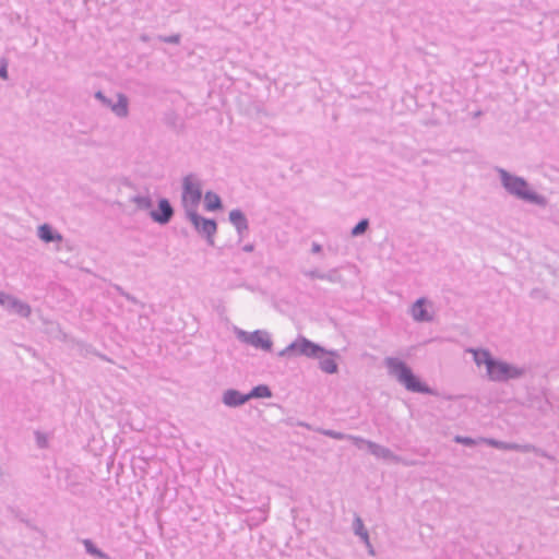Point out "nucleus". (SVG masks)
I'll use <instances>...</instances> for the list:
<instances>
[{
  "label": "nucleus",
  "instance_id": "obj_1",
  "mask_svg": "<svg viewBox=\"0 0 559 559\" xmlns=\"http://www.w3.org/2000/svg\"><path fill=\"white\" fill-rule=\"evenodd\" d=\"M278 357H299L304 356L310 359H319V368L328 373L335 374L338 372L337 359L340 354L337 350H330L304 335H298L284 349L277 353Z\"/></svg>",
  "mask_w": 559,
  "mask_h": 559
},
{
  "label": "nucleus",
  "instance_id": "obj_2",
  "mask_svg": "<svg viewBox=\"0 0 559 559\" xmlns=\"http://www.w3.org/2000/svg\"><path fill=\"white\" fill-rule=\"evenodd\" d=\"M384 366L388 369V373L394 377L408 392L439 396L438 391L429 386L403 359L399 357H386L384 359Z\"/></svg>",
  "mask_w": 559,
  "mask_h": 559
},
{
  "label": "nucleus",
  "instance_id": "obj_3",
  "mask_svg": "<svg viewBox=\"0 0 559 559\" xmlns=\"http://www.w3.org/2000/svg\"><path fill=\"white\" fill-rule=\"evenodd\" d=\"M497 171L501 186L509 194L528 204L542 207L547 205L548 201L546 197L533 190L524 177L511 174L503 168H497Z\"/></svg>",
  "mask_w": 559,
  "mask_h": 559
},
{
  "label": "nucleus",
  "instance_id": "obj_4",
  "mask_svg": "<svg viewBox=\"0 0 559 559\" xmlns=\"http://www.w3.org/2000/svg\"><path fill=\"white\" fill-rule=\"evenodd\" d=\"M527 372L526 367L516 366L508 362L499 357H496L486 372L489 381L507 383L510 380H518L523 378Z\"/></svg>",
  "mask_w": 559,
  "mask_h": 559
},
{
  "label": "nucleus",
  "instance_id": "obj_5",
  "mask_svg": "<svg viewBox=\"0 0 559 559\" xmlns=\"http://www.w3.org/2000/svg\"><path fill=\"white\" fill-rule=\"evenodd\" d=\"M203 197L202 185L195 174H188L182 178L181 205L187 210H197Z\"/></svg>",
  "mask_w": 559,
  "mask_h": 559
},
{
  "label": "nucleus",
  "instance_id": "obj_6",
  "mask_svg": "<svg viewBox=\"0 0 559 559\" xmlns=\"http://www.w3.org/2000/svg\"><path fill=\"white\" fill-rule=\"evenodd\" d=\"M186 218L191 223L194 230L205 239L209 246H214V236L217 233L215 218H207L198 213L197 210H187Z\"/></svg>",
  "mask_w": 559,
  "mask_h": 559
},
{
  "label": "nucleus",
  "instance_id": "obj_7",
  "mask_svg": "<svg viewBox=\"0 0 559 559\" xmlns=\"http://www.w3.org/2000/svg\"><path fill=\"white\" fill-rule=\"evenodd\" d=\"M236 337L248 345L253 346L257 349L264 352H272L273 341L271 335L265 330H255L253 332H247L241 329H236Z\"/></svg>",
  "mask_w": 559,
  "mask_h": 559
},
{
  "label": "nucleus",
  "instance_id": "obj_8",
  "mask_svg": "<svg viewBox=\"0 0 559 559\" xmlns=\"http://www.w3.org/2000/svg\"><path fill=\"white\" fill-rule=\"evenodd\" d=\"M362 445H366L369 453L374 455L377 459H382L384 461H389L395 464H403L405 466H413L414 462H407L402 456L395 454L389 448L381 445L374 441L365 439Z\"/></svg>",
  "mask_w": 559,
  "mask_h": 559
},
{
  "label": "nucleus",
  "instance_id": "obj_9",
  "mask_svg": "<svg viewBox=\"0 0 559 559\" xmlns=\"http://www.w3.org/2000/svg\"><path fill=\"white\" fill-rule=\"evenodd\" d=\"M174 215L175 209L170 201L165 197L158 198L157 207H152L148 212L150 218L160 226L167 225L173 219Z\"/></svg>",
  "mask_w": 559,
  "mask_h": 559
},
{
  "label": "nucleus",
  "instance_id": "obj_10",
  "mask_svg": "<svg viewBox=\"0 0 559 559\" xmlns=\"http://www.w3.org/2000/svg\"><path fill=\"white\" fill-rule=\"evenodd\" d=\"M296 426L304 427L308 430L316 431L318 433H321L323 436H326L329 438L335 439V440H350L354 445H356L358 449L362 448V442H365V438L347 435L341 431L332 430V429H324V428H314L312 425L298 420L296 423Z\"/></svg>",
  "mask_w": 559,
  "mask_h": 559
},
{
  "label": "nucleus",
  "instance_id": "obj_11",
  "mask_svg": "<svg viewBox=\"0 0 559 559\" xmlns=\"http://www.w3.org/2000/svg\"><path fill=\"white\" fill-rule=\"evenodd\" d=\"M0 306L9 313L16 314L21 318H28L32 313L31 306L27 302L22 301L11 294H7Z\"/></svg>",
  "mask_w": 559,
  "mask_h": 559
},
{
  "label": "nucleus",
  "instance_id": "obj_12",
  "mask_svg": "<svg viewBox=\"0 0 559 559\" xmlns=\"http://www.w3.org/2000/svg\"><path fill=\"white\" fill-rule=\"evenodd\" d=\"M429 300L420 297L412 305L411 314L416 322H431L433 316L428 310Z\"/></svg>",
  "mask_w": 559,
  "mask_h": 559
},
{
  "label": "nucleus",
  "instance_id": "obj_13",
  "mask_svg": "<svg viewBox=\"0 0 559 559\" xmlns=\"http://www.w3.org/2000/svg\"><path fill=\"white\" fill-rule=\"evenodd\" d=\"M248 402L247 393H242L237 389H227L222 394V403L227 407H240Z\"/></svg>",
  "mask_w": 559,
  "mask_h": 559
},
{
  "label": "nucleus",
  "instance_id": "obj_14",
  "mask_svg": "<svg viewBox=\"0 0 559 559\" xmlns=\"http://www.w3.org/2000/svg\"><path fill=\"white\" fill-rule=\"evenodd\" d=\"M228 221L233 224L241 240L245 234L249 230V223L246 214L240 209H234L228 214Z\"/></svg>",
  "mask_w": 559,
  "mask_h": 559
},
{
  "label": "nucleus",
  "instance_id": "obj_15",
  "mask_svg": "<svg viewBox=\"0 0 559 559\" xmlns=\"http://www.w3.org/2000/svg\"><path fill=\"white\" fill-rule=\"evenodd\" d=\"M163 123L176 134H182L186 128L185 119L175 110L169 109L163 115Z\"/></svg>",
  "mask_w": 559,
  "mask_h": 559
},
{
  "label": "nucleus",
  "instance_id": "obj_16",
  "mask_svg": "<svg viewBox=\"0 0 559 559\" xmlns=\"http://www.w3.org/2000/svg\"><path fill=\"white\" fill-rule=\"evenodd\" d=\"M37 236L45 243L60 242L62 240V235L47 223L38 226Z\"/></svg>",
  "mask_w": 559,
  "mask_h": 559
},
{
  "label": "nucleus",
  "instance_id": "obj_17",
  "mask_svg": "<svg viewBox=\"0 0 559 559\" xmlns=\"http://www.w3.org/2000/svg\"><path fill=\"white\" fill-rule=\"evenodd\" d=\"M469 353L473 354V360L477 367L485 366L486 371L489 369L496 356L488 348H469Z\"/></svg>",
  "mask_w": 559,
  "mask_h": 559
},
{
  "label": "nucleus",
  "instance_id": "obj_18",
  "mask_svg": "<svg viewBox=\"0 0 559 559\" xmlns=\"http://www.w3.org/2000/svg\"><path fill=\"white\" fill-rule=\"evenodd\" d=\"M204 209L207 212H218L224 209L222 198L214 191L209 190L204 194Z\"/></svg>",
  "mask_w": 559,
  "mask_h": 559
},
{
  "label": "nucleus",
  "instance_id": "obj_19",
  "mask_svg": "<svg viewBox=\"0 0 559 559\" xmlns=\"http://www.w3.org/2000/svg\"><path fill=\"white\" fill-rule=\"evenodd\" d=\"M117 102L114 105L112 112L119 117L124 118L129 115V98L123 93L117 94Z\"/></svg>",
  "mask_w": 559,
  "mask_h": 559
},
{
  "label": "nucleus",
  "instance_id": "obj_20",
  "mask_svg": "<svg viewBox=\"0 0 559 559\" xmlns=\"http://www.w3.org/2000/svg\"><path fill=\"white\" fill-rule=\"evenodd\" d=\"M85 552L96 559H111L108 554L103 551L92 539L85 538L82 540Z\"/></svg>",
  "mask_w": 559,
  "mask_h": 559
},
{
  "label": "nucleus",
  "instance_id": "obj_21",
  "mask_svg": "<svg viewBox=\"0 0 559 559\" xmlns=\"http://www.w3.org/2000/svg\"><path fill=\"white\" fill-rule=\"evenodd\" d=\"M248 401L253 399H270L273 396V392L267 384L254 385L248 393Z\"/></svg>",
  "mask_w": 559,
  "mask_h": 559
},
{
  "label": "nucleus",
  "instance_id": "obj_22",
  "mask_svg": "<svg viewBox=\"0 0 559 559\" xmlns=\"http://www.w3.org/2000/svg\"><path fill=\"white\" fill-rule=\"evenodd\" d=\"M353 531L356 536H358L364 544H368L369 532L366 528L362 519L355 514L354 521H353Z\"/></svg>",
  "mask_w": 559,
  "mask_h": 559
},
{
  "label": "nucleus",
  "instance_id": "obj_23",
  "mask_svg": "<svg viewBox=\"0 0 559 559\" xmlns=\"http://www.w3.org/2000/svg\"><path fill=\"white\" fill-rule=\"evenodd\" d=\"M130 202L135 203L139 211H151L153 207V200L150 195H133Z\"/></svg>",
  "mask_w": 559,
  "mask_h": 559
},
{
  "label": "nucleus",
  "instance_id": "obj_24",
  "mask_svg": "<svg viewBox=\"0 0 559 559\" xmlns=\"http://www.w3.org/2000/svg\"><path fill=\"white\" fill-rule=\"evenodd\" d=\"M512 451L520 452V453H535L536 455H539V456H547V454L544 450H542L531 443L520 444V443L513 442Z\"/></svg>",
  "mask_w": 559,
  "mask_h": 559
},
{
  "label": "nucleus",
  "instance_id": "obj_25",
  "mask_svg": "<svg viewBox=\"0 0 559 559\" xmlns=\"http://www.w3.org/2000/svg\"><path fill=\"white\" fill-rule=\"evenodd\" d=\"M480 441L483 443H485L489 447H492L495 449H498V450L512 451V449H513V442H506V441H501V440H498L495 438L480 437Z\"/></svg>",
  "mask_w": 559,
  "mask_h": 559
},
{
  "label": "nucleus",
  "instance_id": "obj_26",
  "mask_svg": "<svg viewBox=\"0 0 559 559\" xmlns=\"http://www.w3.org/2000/svg\"><path fill=\"white\" fill-rule=\"evenodd\" d=\"M370 226V222L368 218H361L358 221V223L352 228L350 236L352 237H359L362 236Z\"/></svg>",
  "mask_w": 559,
  "mask_h": 559
},
{
  "label": "nucleus",
  "instance_id": "obj_27",
  "mask_svg": "<svg viewBox=\"0 0 559 559\" xmlns=\"http://www.w3.org/2000/svg\"><path fill=\"white\" fill-rule=\"evenodd\" d=\"M453 441L455 443H459V444H463L465 447H468V448H473V447H476L480 443H483L480 441V438L478 439H474L472 437H467V436H460V435H456L454 438H453Z\"/></svg>",
  "mask_w": 559,
  "mask_h": 559
},
{
  "label": "nucleus",
  "instance_id": "obj_28",
  "mask_svg": "<svg viewBox=\"0 0 559 559\" xmlns=\"http://www.w3.org/2000/svg\"><path fill=\"white\" fill-rule=\"evenodd\" d=\"M158 40L166 44L179 45L181 41L180 34H171V35H158Z\"/></svg>",
  "mask_w": 559,
  "mask_h": 559
},
{
  "label": "nucleus",
  "instance_id": "obj_29",
  "mask_svg": "<svg viewBox=\"0 0 559 559\" xmlns=\"http://www.w3.org/2000/svg\"><path fill=\"white\" fill-rule=\"evenodd\" d=\"M324 280L331 283H341L343 278L337 269H331L329 272L324 273Z\"/></svg>",
  "mask_w": 559,
  "mask_h": 559
},
{
  "label": "nucleus",
  "instance_id": "obj_30",
  "mask_svg": "<svg viewBox=\"0 0 559 559\" xmlns=\"http://www.w3.org/2000/svg\"><path fill=\"white\" fill-rule=\"evenodd\" d=\"M302 274L306 277L311 278V280H314V278L324 280V272H321L318 269L302 271Z\"/></svg>",
  "mask_w": 559,
  "mask_h": 559
},
{
  "label": "nucleus",
  "instance_id": "obj_31",
  "mask_svg": "<svg viewBox=\"0 0 559 559\" xmlns=\"http://www.w3.org/2000/svg\"><path fill=\"white\" fill-rule=\"evenodd\" d=\"M8 66H9L8 59L1 58L0 59V79H2V80H8V78H9Z\"/></svg>",
  "mask_w": 559,
  "mask_h": 559
},
{
  "label": "nucleus",
  "instance_id": "obj_32",
  "mask_svg": "<svg viewBox=\"0 0 559 559\" xmlns=\"http://www.w3.org/2000/svg\"><path fill=\"white\" fill-rule=\"evenodd\" d=\"M94 97L102 103L103 106L110 105V98H108L102 91H97Z\"/></svg>",
  "mask_w": 559,
  "mask_h": 559
},
{
  "label": "nucleus",
  "instance_id": "obj_33",
  "mask_svg": "<svg viewBox=\"0 0 559 559\" xmlns=\"http://www.w3.org/2000/svg\"><path fill=\"white\" fill-rule=\"evenodd\" d=\"M36 441H37V445L39 448L44 449L47 447L46 437L44 435H41L40 432H36Z\"/></svg>",
  "mask_w": 559,
  "mask_h": 559
},
{
  "label": "nucleus",
  "instance_id": "obj_34",
  "mask_svg": "<svg viewBox=\"0 0 559 559\" xmlns=\"http://www.w3.org/2000/svg\"><path fill=\"white\" fill-rule=\"evenodd\" d=\"M322 251V246L318 242H313L311 246L312 253H320Z\"/></svg>",
  "mask_w": 559,
  "mask_h": 559
},
{
  "label": "nucleus",
  "instance_id": "obj_35",
  "mask_svg": "<svg viewBox=\"0 0 559 559\" xmlns=\"http://www.w3.org/2000/svg\"><path fill=\"white\" fill-rule=\"evenodd\" d=\"M78 487H79V484L78 483H71L68 485V489L73 493V495H78L79 491H78Z\"/></svg>",
  "mask_w": 559,
  "mask_h": 559
},
{
  "label": "nucleus",
  "instance_id": "obj_36",
  "mask_svg": "<svg viewBox=\"0 0 559 559\" xmlns=\"http://www.w3.org/2000/svg\"><path fill=\"white\" fill-rule=\"evenodd\" d=\"M123 297H124L128 301H131V302H133V304H138V299H136L133 295H131V294H129V293H128V294H123Z\"/></svg>",
  "mask_w": 559,
  "mask_h": 559
},
{
  "label": "nucleus",
  "instance_id": "obj_37",
  "mask_svg": "<svg viewBox=\"0 0 559 559\" xmlns=\"http://www.w3.org/2000/svg\"><path fill=\"white\" fill-rule=\"evenodd\" d=\"M365 546L367 547L369 555H371V556L376 555L374 549H373V547H372V545L370 543V538H368V544H365Z\"/></svg>",
  "mask_w": 559,
  "mask_h": 559
},
{
  "label": "nucleus",
  "instance_id": "obj_38",
  "mask_svg": "<svg viewBox=\"0 0 559 559\" xmlns=\"http://www.w3.org/2000/svg\"><path fill=\"white\" fill-rule=\"evenodd\" d=\"M253 250H254L253 243H247L242 247V251H245V252H252Z\"/></svg>",
  "mask_w": 559,
  "mask_h": 559
},
{
  "label": "nucleus",
  "instance_id": "obj_39",
  "mask_svg": "<svg viewBox=\"0 0 559 559\" xmlns=\"http://www.w3.org/2000/svg\"><path fill=\"white\" fill-rule=\"evenodd\" d=\"M5 296H7V293L0 290V304L3 302Z\"/></svg>",
  "mask_w": 559,
  "mask_h": 559
},
{
  "label": "nucleus",
  "instance_id": "obj_40",
  "mask_svg": "<svg viewBox=\"0 0 559 559\" xmlns=\"http://www.w3.org/2000/svg\"><path fill=\"white\" fill-rule=\"evenodd\" d=\"M140 38H141L142 41H148V39H150L148 36L145 35V34L141 35Z\"/></svg>",
  "mask_w": 559,
  "mask_h": 559
},
{
  "label": "nucleus",
  "instance_id": "obj_41",
  "mask_svg": "<svg viewBox=\"0 0 559 559\" xmlns=\"http://www.w3.org/2000/svg\"><path fill=\"white\" fill-rule=\"evenodd\" d=\"M117 290L119 292V294L123 297V294H128L127 292H124L121 287L117 286Z\"/></svg>",
  "mask_w": 559,
  "mask_h": 559
},
{
  "label": "nucleus",
  "instance_id": "obj_42",
  "mask_svg": "<svg viewBox=\"0 0 559 559\" xmlns=\"http://www.w3.org/2000/svg\"><path fill=\"white\" fill-rule=\"evenodd\" d=\"M115 103L110 99V105H106L107 108H110L112 110Z\"/></svg>",
  "mask_w": 559,
  "mask_h": 559
},
{
  "label": "nucleus",
  "instance_id": "obj_43",
  "mask_svg": "<svg viewBox=\"0 0 559 559\" xmlns=\"http://www.w3.org/2000/svg\"><path fill=\"white\" fill-rule=\"evenodd\" d=\"M483 112L479 110L477 112L474 114V117H479Z\"/></svg>",
  "mask_w": 559,
  "mask_h": 559
},
{
  "label": "nucleus",
  "instance_id": "obj_44",
  "mask_svg": "<svg viewBox=\"0 0 559 559\" xmlns=\"http://www.w3.org/2000/svg\"><path fill=\"white\" fill-rule=\"evenodd\" d=\"M126 186L133 187V185L131 182H127Z\"/></svg>",
  "mask_w": 559,
  "mask_h": 559
}]
</instances>
